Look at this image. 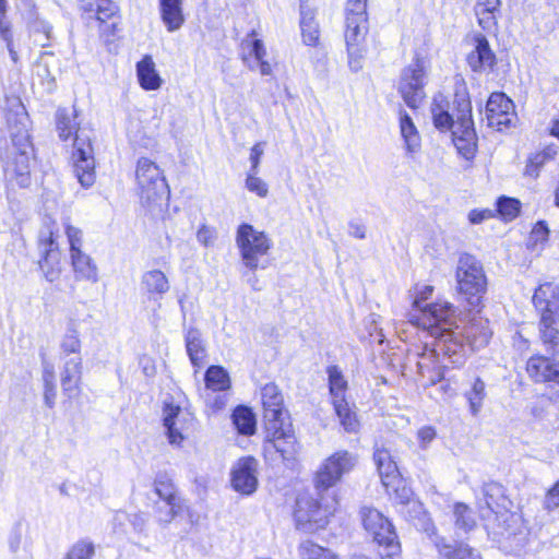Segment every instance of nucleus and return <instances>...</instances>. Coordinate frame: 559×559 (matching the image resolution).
Listing matches in <instances>:
<instances>
[{
	"label": "nucleus",
	"mask_w": 559,
	"mask_h": 559,
	"mask_svg": "<svg viewBox=\"0 0 559 559\" xmlns=\"http://www.w3.org/2000/svg\"><path fill=\"white\" fill-rule=\"evenodd\" d=\"M183 0H158L162 22L170 33L181 28L185 24Z\"/></svg>",
	"instance_id": "25"
},
{
	"label": "nucleus",
	"mask_w": 559,
	"mask_h": 559,
	"mask_svg": "<svg viewBox=\"0 0 559 559\" xmlns=\"http://www.w3.org/2000/svg\"><path fill=\"white\" fill-rule=\"evenodd\" d=\"M453 513L455 516L456 524H468L471 520V509L467 504L462 502L455 503Z\"/></svg>",
	"instance_id": "57"
},
{
	"label": "nucleus",
	"mask_w": 559,
	"mask_h": 559,
	"mask_svg": "<svg viewBox=\"0 0 559 559\" xmlns=\"http://www.w3.org/2000/svg\"><path fill=\"white\" fill-rule=\"evenodd\" d=\"M456 281L460 294L467 298L471 306H478L487 288L481 263L471 254L461 255L456 267Z\"/></svg>",
	"instance_id": "9"
},
{
	"label": "nucleus",
	"mask_w": 559,
	"mask_h": 559,
	"mask_svg": "<svg viewBox=\"0 0 559 559\" xmlns=\"http://www.w3.org/2000/svg\"><path fill=\"white\" fill-rule=\"evenodd\" d=\"M557 153V148L554 145H548L543 151L533 154L528 158V163L525 168V174L534 178L538 177L542 167L547 162L554 159Z\"/></svg>",
	"instance_id": "42"
},
{
	"label": "nucleus",
	"mask_w": 559,
	"mask_h": 559,
	"mask_svg": "<svg viewBox=\"0 0 559 559\" xmlns=\"http://www.w3.org/2000/svg\"><path fill=\"white\" fill-rule=\"evenodd\" d=\"M454 105L456 107V123L473 121L472 105L466 88L457 90L454 95Z\"/></svg>",
	"instance_id": "44"
},
{
	"label": "nucleus",
	"mask_w": 559,
	"mask_h": 559,
	"mask_svg": "<svg viewBox=\"0 0 559 559\" xmlns=\"http://www.w3.org/2000/svg\"><path fill=\"white\" fill-rule=\"evenodd\" d=\"M550 134L559 139V120H554L551 122Z\"/></svg>",
	"instance_id": "64"
},
{
	"label": "nucleus",
	"mask_w": 559,
	"mask_h": 559,
	"mask_svg": "<svg viewBox=\"0 0 559 559\" xmlns=\"http://www.w3.org/2000/svg\"><path fill=\"white\" fill-rule=\"evenodd\" d=\"M437 431L432 426H424L417 431V439L421 449H427L436 439Z\"/></svg>",
	"instance_id": "53"
},
{
	"label": "nucleus",
	"mask_w": 559,
	"mask_h": 559,
	"mask_svg": "<svg viewBox=\"0 0 559 559\" xmlns=\"http://www.w3.org/2000/svg\"><path fill=\"white\" fill-rule=\"evenodd\" d=\"M60 359L63 361L60 382L69 399L75 397L80 392L82 379L81 341L75 329H68L60 342Z\"/></svg>",
	"instance_id": "6"
},
{
	"label": "nucleus",
	"mask_w": 559,
	"mask_h": 559,
	"mask_svg": "<svg viewBox=\"0 0 559 559\" xmlns=\"http://www.w3.org/2000/svg\"><path fill=\"white\" fill-rule=\"evenodd\" d=\"M548 233H549V230H548V227H547L546 223L545 222H538L534 226V228H533V230L531 233L530 239L535 241V242H538V241L544 242V241L547 240Z\"/></svg>",
	"instance_id": "58"
},
{
	"label": "nucleus",
	"mask_w": 559,
	"mask_h": 559,
	"mask_svg": "<svg viewBox=\"0 0 559 559\" xmlns=\"http://www.w3.org/2000/svg\"><path fill=\"white\" fill-rule=\"evenodd\" d=\"M266 437L263 442V453L265 459H273L274 454H280L284 464L294 468L298 461L299 443L289 421L267 426Z\"/></svg>",
	"instance_id": "8"
},
{
	"label": "nucleus",
	"mask_w": 559,
	"mask_h": 559,
	"mask_svg": "<svg viewBox=\"0 0 559 559\" xmlns=\"http://www.w3.org/2000/svg\"><path fill=\"white\" fill-rule=\"evenodd\" d=\"M43 382L45 385L56 384L55 367L52 364L44 361L43 364Z\"/></svg>",
	"instance_id": "61"
},
{
	"label": "nucleus",
	"mask_w": 559,
	"mask_h": 559,
	"mask_svg": "<svg viewBox=\"0 0 559 559\" xmlns=\"http://www.w3.org/2000/svg\"><path fill=\"white\" fill-rule=\"evenodd\" d=\"M261 400L263 405V418L265 428L286 423L287 412L284 409V397L280 389L274 383H267L261 389Z\"/></svg>",
	"instance_id": "18"
},
{
	"label": "nucleus",
	"mask_w": 559,
	"mask_h": 559,
	"mask_svg": "<svg viewBox=\"0 0 559 559\" xmlns=\"http://www.w3.org/2000/svg\"><path fill=\"white\" fill-rule=\"evenodd\" d=\"M299 12L300 27L305 26V24L312 25L318 23L316 20V10L309 5L308 0H300Z\"/></svg>",
	"instance_id": "52"
},
{
	"label": "nucleus",
	"mask_w": 559,
	"mask_h": 559,
	"mask_svg": "<svg viewBox=\"0 0 559 559\" xmlns=\"http://www.w3.org/2000/svg\"><path fill=\"white\" fill-rule=\"evenodd\" d=\"M366 330L368 331V341L370 344L377 343L381 345L384 342V334L378 328L376 314H370L365 321Z\"/></svg>",
	"instance_id": "50"
},
{
	"label": "nucleus",
	"mask_w": 559,
	"mask_h": 559,
	"mask_svg": "<svg viewBox=\"0 0 559 559\" xmlns=\"http://www.w3.org/2000/svg\"><path fill=\"white\" fill-rule=\"evenodd\" d=\"M135 179L138 194L143 203L151 205L169 194L168 185L159 167L151 159L142 157L136 163Z\"/></svg>",
	"instance_id": "10"
},
{
	"label": "nucleus",
	"mask_w": 559,
	"mask_h": 559,
	"mask_svg": "<svg viewBox=\"0 0 559 559\" xmlns=\"http://www.w3.org/2000/svg\"><path fill=\"white\" fill-rule=\"evenodd\" d=\"M388 495L401 504H407L415 512H420L421 504L418 501L413 500V491L406 485L405 480L400 476L383 486Z\"/></svg>",
	"instance_id": "34"
},
{
	"label": "nucleus",
	"mask_w": 559,
	"mask_h": 559,
	"mask_svg": "<svg viewBox=\"0 0 559 559\" xmlns=\"http://www.w3.org/2000/svg\"><path fill=\"white\" fill-rule=\"evenodd\" d=\"M376 550L381 559H400L401 543L394 526H371Z\"/></svg>",
	"instance_id": "20"
},
{
	"label": "nucleus",
	"mask_w": 559,
	"mask_h": 559,
	"mask_svg": "<svg viewBox=\"0 0 559 559\" xmlns=\"http://www.w3.org/2000/svg\"><path fill=\"white\" fill-rule=\"evenodd\" d=\"M70 258L76 278L93 283L98 281L97 266L90 255L80 249L70 252Z\"/></svg>",
	"instance_id": "32"
},
{
	"label": "nucleus",
	"mask_w": 559,
	"mask_h": 559,
	"mask_svg": "<svg viewBox=\"0 0 559 559\" xmlns=\"http://www.w3.org/2000/svg\"><path fill=\"white\" fill-rule=\"evenodd\" d=\"M57 397V386L55 385H45L44 386V401L46 406L52 408L56 404Z\"/></svg>",
	"instance_id": "63"
},
{
	"label": "nucleus",
	"mask_w": 559,
	"mask_h": 559,
	"mask_svg": "<svg viewBox=\"0 0 559 559\" xmlns=\"http://www.w3.org/2000/svg\"><path fill=\"white\" fill-rule=\"evenodd\" d=\"M253 34L254 32H252L242 41V47L245 50H247V53L243 56L242 60L250 70H259L262 75H270L272 74V67L267 61L264 60L266 50L264 48L263 41L258 38H252L251 36Z\"/></svg>",
	"instance_id": "21"
},
{
	"label": "nucleus",
	"mask_w": 559,
	"mask_h": 559,
	"mask_svg": "<svg viewBox=\"0 0 559 559\" xmlns=\"http://www.w3.org/2000/svg\"><path fill=\"white\" fill-rule=\"evenodd\" d=\"M466 340L469 345L474 348H480L486 346L491 338L492 332L489 328L487 320L473 319L469 325L466 328Z\"/></svg>",
	"instance_id": "36"
},
{
	"label": "nucleus",
	"mask_w": 559,
	"mask_h": 559,
	"mask_svg": "<svg viewBox=\"0 0 559 559\" xmlns=\"http://www.w3.org/2000/svg\"><path fill=\"white\" fill-rule=\"evenodd\" d=\"M302 41L307 46L317 47L320 40V27L319 23L317 24H305V26L300 27Z\"/></svg>",
	"instance_id": "51"
},
{
	"label": "nucleus",
	"mask_w": 559,
	"mask_h": 559,
	"mask_svg": "<svg viewBox=\"0 0 559 559\" xmlns=\"http://www.w3.org/2000/svg\"><path fill=\"white\" fill-rule=\"evenodd\" d=\"M5 14H0V36L7 43V46L12 45V34L10 23L5 20Z\"/></svg>",
	"instance_id": "62"
},
{
	"label": "nucleus",
	"mask_w": 559,
	"mask_h": 559,
	"mask_svg": "<svg viewBox=\"0 0 559 559\" xmlns=\"http://www.w3.org/2000/svg\"><path fill=\"white\" fill-rule=\"evenodd\" d=\"M436 546L442 556L448 559H477V555L466 545L455 546L444 542L443 537H438L435 540Z\"/></svg>",
	"instance_id": "41"
},
{
	"label": "nucleus",
	"mask_w": 559,
	"mask_h": 559,
	"mask_svg": "<svg viewBox=\"0 0 559 559\" xmlns=\"http://www.w3.org/2000/svg\"><path fill=\"white\" fill-rule=\"evenodd\" d=\"M453 143L459 153L465 158H472L476 151V132L474 130V122L467 121L459 122L455 129L452 130Z\"/></svg>",
	"instance_id": "23"
},
{
	"label": "nucleus",
	"mask_w": 559,
	"mask_h": 559,
	"mask_svg": "<svg viewBox=\"0 0 559 559\" xmlns=\"http://www.w3.org/2000/svg\"><path fill=\"white\" fill-rule=\"evenodd\" d=\"M433 293V286L431 285H424L420 288L416 289V297L414 300V306L420 310V316L416 319H412L411 321L414 322L416 325L420 326L423 329L421 324V318L424 316V312L429 309L430 305L423 306V301L427 300ZM435 302H432L433 305Z\"/></svg>",
	"instance_id": "45"
},
{
	"label": "nucleus",
	"mask_w": 559,
	"mask_h": 559,
	"mask_svg": "<svg viewBox=\"0 0 559 559\" xmlns=\"http://www.w3.org/2000/svg\"><path fill=\"white\" fill-rule=\"evenodd\" d=\"M215 231L213 228L202 225L198 233H197V239L200 243H202L205 247H211L214 245L215 241Z\"/></svg>",
	"instance_id": "56"
},
{
	"label": "nucleus",
	"mask_w": 559,
	"mask_h": 559,
	"mask_svg": "<svg viewBox=\"0 0 559 559\" xmlns=\"http://www.w3.org/2000/svg\"><path fill=\"white\" fill-rule=\"evenodd\" d=\"M426 66L424 59L416 57L414 61L402 70L399 81V93L404 103L413 109L418 108L425 97Z\"/></svg>",
	"instance_id": "11"
},
{
	"label": "nucleus",
	"mask_w": 559,
	"mask_h": 559,
	"mask_svg": "<svg viewBox=\"0 0 559 559\" xmlns=\"http://www.w3.org/2000/svg\"><path fill=\"white\" fill-rule=\"evenodd\" d=\"M500 0H477L475 14L479 26L487 32L497 29V14L500 12Z\"/></svg>",
	"instance_id": "28"
},
{
	"label": "nucleus",
	"mask_w": 559,
	"mask_h": 559,
	"mask_svg": "<svg viewBox=\"0 0 559 559\" xmlns=\"http://www.w3.org/2000/svg\"><path fill=\"white\" fill-rule=\"evenodd\" d=\"M431 115L435 127L440 131H448L455 129L456 120L449 114V102L447 98L439 94L433 97L431 104Z\"/></svg>",
	"instance_id": "33"
},
{
	"label": "nucleus",
	"mask_w": 559,
	"mask_h": 559,
	"mask_svg": "<svg viewBox=\"0 0 559 559\" xmlns=\"http://www.w3.org/2000/svg\"><path fill=\"white\" fill-rule=\"evenodd\" d=\"M154 491L160 500L158 509L165 513V515L159 518L162 522L169 523L183 519V515L189 511V507L167 474H158L156 476Z\"/></svg>",
	"instance_id": "12"
},
{
	"label": "nucleus",
	"mask_w": 559,
	"mask_h": 559,
	"mask_svg": "<svg viewBox=\"0 0 559 559\" xmlns=\"http://www.w3.org/2000/svg\"><path fill=\"white\" fill-rule=\"evenodd\" d=\"M19 107L20 112L14 117L10 115L7 117L12 145L3 157V168L9 180H14L21 188H26L31 183L29 158L33 146L29 140L27 114L22 105Z\"/></svg>",
	"instance_id": "2"
},
{
	"label": "nucleus",
	"mask_w": 559,
	"mask_h": 559,
	"mask_svg": "<svg viewBox=\"0 0 559 559\" xmlns=\"http://www.w3.org/2000/svg\"><path fill=\"white\" fill-rule=\"evenodd\" d=\"M331 401L345 431H349V404L346 399L347 381L337 366L328 368Z\"/></svg>",
	"instance_id": "14"
},
{
	"label": "nucleus",
	"mask_w": 559,
	"mask_h": 559,
	"mask_svg": "<svg viewBox=\"0 0 559 559\" xmlns=\"http://www.w3.org/2000/svg\"><path fill=\"white\" fill-rule=\"evenodd\" d=\"M498 212L506 218H514L520 211V202L512 198L502 197L497 202Z\"/></svg>",
	"instance_id": "48"
},
{
	"label": "nucleus",
	"mask_w": 559,
	"mask_h": 559,
	"mask_svg": "<svg viewBox=\"0 0 559 559\" xmlns=\"http://www.w3.org/2000/svg\"><path fill=\"white\" fill-rule=\"evenodd\" d=\"M141 286L150 300H159L168 293L170 284L168 277L160 270H151L143 273Z\"/></svg>",
	"instance_id": "24"
},
{
	"label": "nucleus",
	"mask_w": 559,
	"mask_h": 559,
	"mask_svg": "<svg viewBox=\"0 0 559 559\" xmlns=\"http://www.w3.org/2000/svg\"><path fill=\"white\" fill-rule=\"evenodd\" d=\"M366 8L367 0H352V24H355L352 31L356 39L365 38L369 31Z\"/></svg>",
	"instance_id": "38"
},
{
	"label": "nucleus",
	"mask_w": 559,
	"mask_h": 559,
	"mask_svg": "<svg viewBox=\"0 0 559 559\" xmlns=\"http://www.w3.org/2000/svg\"><path fill=\"white\" fill-rule=\"evenodd\" d=\"M258 462L252 456L240 459L231 469V486L242 495H251L258 487Z\"/></svg>",
	"instance_id": "19"
},
{
	"label": "nucleus",
	"mask_w": 559,
	"mask_h": 559,
	"mask_svg": "<svg viewBox=\"0 0 559 559\" xmlns=\"http://www.w3.org/2000/svg\"><path fill=\"white\" fill-rule=\"evenodd\" d=\"M74 111L58 109L56 114L57 131L60 139L68 140L75 133L72 151L73 173L83 188H90L95 182V158L87 135L79 133V123Z\"/></svg>",
	"instance_id": "4"
},
{
	"label": "nucleus",
	"mask_w": 559,
	"mask_h": 559,
	"mask_svg": "<svg viewBox=\"0 0 559 559\" xmlns=\"http://www.w3.org/2000/svg\"><path fill=\"white\" fill-rule=\"evenodd\" d=\"M533 304L540 312L539 334L544 344H559V286L544 283L535 290Z\"/></svg>",
	"instance_id": "5"
},
{
	"label": "nucleus",
	"mask_w": 559,
	"mask_h": 559,
	"mask_svg": "<svg viewBox=\"0 0 559 559\" xmlns=\"http://www.w3.org/2000/svg\"><path fill=\"white\" fill-rule=\"evenodd\" d=\"M463 395L467 401L471 415L474 417L478 416L487 397L485 381L480 377L474 378L469 388L464 391Z\"/></svg>",
	"instance_id": "35"
},
{
	"label": "nucleus",
	"mask_w": 559,
	"mask_h": 559,
	"mask_svg": "<svg viewBox=\"0 0 559 559\" xmlns=\"http://www.w3.org/2000/svg\"><path fill=\"white\" fill-rule=\"evenodd\" d=\"M231 419L239 433L252 436L255 432V415L250 407L245 405L237 406L233 412Z\"/></svg>",
	"instance_id": "37"
},
{
	"label": "nucleus",
	"mask_w": 559,
	"mask_h": 559,
	"mask_svg": "<svg viewBox=\"0 0 559 559\" xmlns=\"http://www.w3.org/2000/svg\"><path fill=\"white\" fill-rule=\"evenodd\" d=\"M528 376L535 382L559 383V361L545 356L531 357L526 365Z\"/></svg>",
	"instance_id": "22"
},
{
	"label": "nucleus",
	"mask_w": 559,
	"mask_h": 559,
	"mask_svg": "<svg viewBox=\"0 0 559 559\" xmlns=\"http://www.w3.org/2000/svg\"><path fill=\"white\" fill-rule=\"evenodd\" d=\"M373 460L377 465L381 483L384 486L401 476L397 464L393 460L391 452L385 448H376Z\"/></svg>",
	"instance_id": "30"
},
{
	"label": "nucleus",
	"mask_w": 559,
	"mask_h": 559,
	"mask_svg": "<svg viewBox=\"0 0 559 559\" xmlns=\"http://www.w3.org/2000/svg\"><path fill=\"white\" fill-rule=\"evenodd\" d=\"M545 506L547 509H551L559 506V480L547 492L545 497Z\"/></svg>",
	"instance_id": "60"
},
{
	"label": "nucleus",
	"mask_w": 559,
	"mask_h": 559,
	"mask_svg": "<svg viewBox=\"0 0 559 559\" xmlns=\"http://www.w3.org/2000/svg\"><path fill=\"white\" fill-rule=\"evenodd\" d=\"M264 153V143L262 142H259V143H255L252 147H251V151H250V163H251V167L249 169V171H252V173H259V166H260V162H261V157Z\"/></svg>",
	"instance_id": "55"
},
{
	"label": "nucleus",
	"mask_w": 559,
	"mask_h": 559,
	"mask_svg": "<svg viewBox=\"0 0 559 559\" xmlns=\"http://www.w3.org/2000/svg\"><path fill=\"white\" fill-rule=\"evenodd\" d=\"M118 10V5L111 0H96V3L81 0V11L86 20L95 16L96 21L104 23L115 16Z\"/></svg>",
	"instance_id": "29"
},
{
	"label": "nucleus",
	"mask_w": 559,
	"mask_h": 559,
	"mask_svg": "<svg viewBox=\"0 0 559 559\" xmlns=\"http://www.w3.org/2000/svg\"><path fill=\"white\" fill-rule=\"evenodd\" d=\"M348 465L349 456L347 451L335 452L321 464L313 479L314 489L319 499L311 502L308 519H304L301 514L304 504H308V500L301 497L297 499V510L295 511L296 524L317 523L320 519L316 515L321 508H324L325 511L334 510V506L337 503L336 499L333 497L331 503L326 502L323 504V493L340 481Z\"/></svg>",
	"instance_id": "3"
},
{
	"label": "nucleus",
	"mask_w": 559,
	"mask_h": 559,
	"mask_svg": "<svg viewBox=\"0 0 559 559\" xmlns=\"http://www.w3.org/2000/svg\"><path fill=\"white\" fill-rule=\"evenodd\" d=\"M136 76L140 86L145 91L158 90L163 82L150 55H145L136 63Z\"/></svg>",
	"instance_id": "27"
},
{
	"label": "nucleus",
	"mask_w": 559,
	"mask_h": 559,
	"mask_svg": "<svg viewBox=\"0 0 559 559\" xmlns=\"http://www.w3.org/2000/svg\"><path fill=\"white\" fill-rule=\"evenodd\" d=\"M186 350L193 367L201 368L206 350L202 334L197 328H189L185 334Z\"/></svg>",
	"instance_id": "31"
},
{
	"label": "nucleus",
	"mask_w": 559,
	"mask_h": 559,
	"mask_svg": "<svg viewBox=\"0 0 559 559\" xmlns=\"http://www.w3.org/2000/svg\"><path fill=\"white\" fill-rule=\"evenodd\" d=\"M400 129L407 151H417L420 146V136L412 118L404 111L400 115Z\"/></svg>",
	"instance_id": "40"
},
{
	"label": "nucleus",
	"mask_w": 559,
	"mask_h": 559,
	"mask_svg": "<svg viewBox=\"0 0 559 559\" xmlns=\"http://www.w3.org/2000/svg\"><path fill=\"white\" fill-rule=\"evenodd\" d=\"M476 41L475 50L467 56L468 66L473 71H483L487 68H492L496 57L489 47L487 38L485 36H478Z\"/></svg>",
	"instance_id": "26"
},
{
	"label": "nucleus",
	"mask_w": 559,
	"mask_h": 559,
	"mask_svg": "<svg viewBox=\"0 0 559 559\" xmlns=\"http://www.w3.org/2000/svg\"><path fill=\"white\" fill-rule=\"evenodd\" d=\"M66 234L70 245V252L81 249L82 246V231L81 229L71 225L66 226Z\"/></svg>",
	"instance_id": "54"
},
{
	"label": "nucleus",
	"mask_w": 559,
	"mask_h": 559,
	"mask_svg": "<svg viewBox=\"0 0 559 559\" xmlns=\"http://www.w3.org/2000/svg\"><path fill=\"white\" fill-rule=\"evenodd\" d=\"M493 217V212L491 210L485 209V210H472L468 213V221L471 224H480L484 221Z\"/></svg>",
	"instance_id": "59"
},
{
	"label": "nucleus",
	"mask_w": 559,
	"mask_h": 559,
	"mask_svg": "<svg viewBox=\"0 0 559 559\" xmlns=\"http://www.w3.org/2000/svg\"><path fill=\"white\" fill-rule=\"evenodd\" d=\"M481 498L477 496L478 508L481 512V520H490V513H501L508 511L511 504L506 496L504 488L497 481L484 484L480 489Z\"/></svg>",
	"instance_id": "16"
},
{
	"label": "nucleus",
	"mask_w": 559,
	"mask_h": 559,
	"mask_svg": "<svg viewBox=\"0 0 559 559\" xmlns=\"http://www.w3.org/2000/svg\"><path fill=\"white\" fill-rule=\"evenodd\" d=\"M205 388L214 392L226 391L230 388V378L222 366H210L204 374Z\"/></svg>",
	"instance_id": "39"
},
{
	"label": "nucleus",
	"mask_w": 559,
	"mask_h": 559,
	"mask_svg": "<svg viewBox=\"0 0 559 559\" xmlns=\"http://www.w3.org/2000/svg\"><path fill=\"white\" fill-rule=\"evenodd\" d=\"M456 319L457 310L448 301H437L424 312L423 330L435 338L432 347L425 343L421 350H408L407 358L417 359V371L428 385L443 380L447 369L459 368L466 361V347L454 331Z\"/></svg>",
	"instance_id": "1"
},
{
	"label": "nucleus",
	"mask_w": 559,
	"mask_h": 559,
	"mask_svg": "<svg viewBox=\"0 0 559 559\" xmlns=\"http://www.w3.org/2000/svg\"><path fill=\"white\" fill-rule=\"evenodd\" d=\"M258 173L248 171L245 186L248 191L257 194L260 198H266L269 194L267 183L257 176Z\"/></svg>",
	"instance_id": "46"
},
{
	"label": "nucleus",
	"mask_w": 559,
	"mask_h": 559,
	"mask_svg": "<svg viewBox=\"0 0 559 559\" xmlns=\"http://www.w3.org/2000/svg\"><path fill=\"white\" fill-rule=\"evenodd\" d=\"M358 514L362 524H392L379 510L369 506L360 507Z\"/></svg>",
	"instance_id": "47"
},
{
	"label": "nucleus",
	"mask_w": 559,
	"mask_h": 559,
	"mask_svg": "<svg viewBox=\"0 0 559 559\" xmlns=\"http://www.w3.org/2000/svg\"><path fill=\"white\" fill-rule=\"evenodd\" d=\"M94 546L90 542H79L70 549L64 559H92Z\"/></svg>",
	"instance_id": "49"
},
{
	"label": "nucleus",
	"mask_w": 559,
	"mask_h": 559,
	"mask_svg": "<svg viewBox=\"0 0 559 559\" xmlns=\"http://www.w3.org/2000/svg\"><path fill=\"white\" fill-rule=\"evenodd\" d=\"M513 102L503 93H492L486 104L487 126L498 131L512 124Z\"/></svg>",
	"instance_id": "15"
},
{
	"label": "nucleus",
	"mask_w": 559,
	"mask_h": 559,
	"mask_svg": "<svg viewBox=\"0 0 559 559\" xmlns=\"http://www.w3.org/2000/svg\"><path fill=\"white\" fill-rule=\"evenodd\" d=\"M194 417L179 405L165 402L163 407V425L168 442L171 445H181L186 433L193 426Z\"/></svg>",
	"instance_id": "13"
},
{
	"label": "nucleus",
	"mask_w": 559,
	"mask_h": 559,
	"mask_svg": "<svg viewBox=\"0 0 559 559\" xmlns=\"http://www.w3.org/2000/svg\"><path fill=\"white\" fill-rule=\"evenodd\" d=\"M39 250L41 259L39 260V269L41 270L45 278L52 283L57 281L61 274L60 265V251L53 238V233L49 230L47 235L40 233Z\"/></svg>",
	"instance_id": "17"
},
{
	"label": "nucleus",
	"mask_w": 559,
	"mask_h": 559,
	"mask_svg": "<svg viewBox=\"0 0 559 559\" xmlns=\"http://www.w3.org/2000/svg\"><path fill=\"white\" fill-rule=\"evenodd\" d=\"M236 245L245 266L250 271L267 267L269 263L261 261V258L269 253L273 242L264 231L255 229L251 224L242 223L236 231Z\"/></svg>",
	"instance_id": "7"
},
{
	"label": "nucleus",
	"mask_w": 559,
	"mask_h": 559,
	"mask_svg": "<svg viewBox=\"0 0 559 559\" xmlns=\"http://www.w3.org/2000/svg\"><path fill=\"white\" fill-rule=\"evenodd\" d=\"M300 559H338L330 549L322 547L312 540H304L298 547Z\"/></svg>",
	"instance_id": "43"
}]
</instances>
